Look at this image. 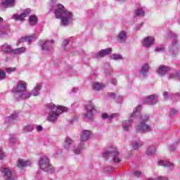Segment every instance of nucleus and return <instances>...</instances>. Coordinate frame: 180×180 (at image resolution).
Listing matches in <instances>:
<instances>
[{"mask_svg": "<svg viewBox=\"0 0 180 180\" xmlns=\"http://www.w3.org/2000/svg\"><path fill=\"white\" fill-rule=\"evenodd\" d=\"M41 91V83H37L34 89L30 91L32 96H39Z\"/></svg>", "mask_w": 180, "mask_h": 180, "instance_id": "obj_24", "label": "nucleus"}, {"mask_svg": "<svg viewBox=\"0 0 180 180\" xmlns=\"http://www.w3.org/2000/svg\"><path fill=\"white\" fill-rule=\"evenodd\" d=\"M26 51V48L25 47H20L17 48L15 49H13V54H22V53H25Z\"/></svg>", "mask_w": 180, "mask_h": 180, "instance_id": "obj_33", "label": "nucleus"}, {"mask_svg": "<svg viewBox=\"0 0 180 180\" xmlns=\"http://www.w3.org/2000/svg\"><path fill=\"white\" fill-rule=\"evenodd\" d=\"M39 167L49 174L54 172V167L50 164V159L46 155L41 156L39 160Z\"/></svg>", "mask_w": 180, "mask_h": 180, "instance_id": "obj_3", "label": "nucleus"}, {"mask_svg": "<svg viewBox=\"0 0 180 180\" xmlns=\"http://www.w3.org/2000/svg\"><path fill=\"white\" fill-rule=\"evenodd\" d=\"M158 165H160V167H166L169 169H174V164L169 162L160 160L158 162Z\"/></svg>", "mask_w": 180, "mask_h": 180, "instance_id": "obj_29", "label": "nucleus"}, {"mask_svg": "<svg viewBox=\"0 0 180 180\" xmlns=\"http://www.w3.org/2000/svg\"><path fill=\"white\" fill-rule=\"evenodd\" d=\"M146 11L144 8H139L135 11V16H144Z\"/></svg>", "mask_w": 180, "mask_h": 180, "instance_id": "obj_32", "label": "nucleus"}, {"mask_svg": "<svg viewBox=\"0 0 180 180\" xmlns=\"http://www.w3.org/2000/svg\"><path fill=\"white\" fill-rule=\"evenodd\" d=\"M16 71V68H7L6 69V72H8V74H11V72H15Z\"/></svg>", "mask_w": 180, "mask_h": 180, "instance_id": "obj_46", "label": "nucleus"}, {"mask_svg": "<svg viewBox=\"0 0 180 180\" xmlns=\"http://www.w3.org/2000/svg\"><path fill=\"white\" fill-rule=\"evenodd\" d=\"M69 43H70V39H64L63 45L62 46L63 50H65V47H67V46H68Z\"/></svg>", "mask_w": 180, "mask_h": 180, "instance_id": "obj_44", "label": "nucleus"}, {"mask_svg": "<svg viewBox=\"0 0 180 180\" xmlns=\"http://www.w3.org/2000/svg\"><path fill=\"white\" fill-rule=\"evenodd\" d=\"M18 117H19V112L15 111L11 115L6 117L4 119V124H6V126H11V124L13 123L14 120H18Z\"/></svg>", "mask_w": 180, "mask_h": 180, "instance_id": "obj_12", "label": "nucleus"}, {"mask_svg": "<svg viewBox=\"0 0 180 180\" xmlns=\"http://www.w3.org/2000/svg\"><path fill=\"white\" fill-rule=\"evenodd\" d=\"M141 146H143V143L140 141H137L136 142H134L133 147L134 150H139Z\"/></svg>", "mask_w": 180, "mask_h": 180, "instance_id": "obj_41", "label": "nucleus"}, {"mask_svg": "<svg viewBox=\"0 0 180 180\" xmlns=\"http://www.w3.org/2000/svg\"><path fill=\"white\" fill-rule=\"evenodd\" d=\"M30 25L31 26H34L37 24V17L36 15H31L29 18Z\"/></svg>", "mask_w": 180, "mask_h": 180, "instance_id": "obj_34", "label": "nucleus"}, {"mask_svg": "<svg viewBox=\"0 0 180 180\" xmlns=\"http://www.w3.org/2000/svg\"><path fill=\"white\" fill-rule=\"evenodd\" d=\"M134 176H136L137 178H139V176H140V175H141V172H134Z\"/></svg>", "mask_w": 180, "mask_h": 180, "instance_id": "obj_54", "label": "nucleus"}, {"mask_svg": "<svg viewBox=\"0 0 180 180\" xmlns=\"http://www.w3.org/2000/svg\"><path fill=\"white\" fill-rule=\"evenodd\" d=\"M147 103L149 105H155L158 102V96L157 95H150L146 98Z\"/></svg>", "mask_w": 180, "mask_h": 180, "instance_id": "obj_25", "label": "nucleus"}, {"mask_svg": "<svg viewBox=\"0 0 180 180\" xmlns=\"http://www.w3.org/2000/svg\"><path fill=\"white\" fill-rule=\"evenodd\" d=\"M112 60H115V61H119L120 60H123V56L120 54H112L111 56Z\"/></svg>", "mask_w": 180, "mask_h": 180, "instance_id": "obj_39", "label": "nucleus"}, {"mask_svg": "<svg viewBox=\"0 0 180 180\" xmlns=\"http://www.w3.org/2000/svg\"><path fill=\"white\" fill-rule=\"evenodd\" d=\"M1 22H4V18L0 17V23H1Z\"/></svg>", "mask_w": 180, "mask_h": 180, "instance_id": "obj_60", "label": "nucleus"}, {"mask_svg": "<svg viewBox=\"0 0 180 180\" xmlns=\"http://www.w3.org/2000/svg\"><path fill=\"white\" fill-rule=\"evenodd\" d=\"M96 112V108H95V105L92 103H89L86 105V112L84 113V117L91 120L94 117V115Z\"/></svg>", "mask_w": 180, "mask_h": 180, "instance_id": "obj_8", "label": "nucleus"}, {"mask_svg": "<svg viewBox=\"0 0 180 180\" xmlns=\"http://www.w3.org/2000/svg\"><path fill=\"white\" fill-rule=\"evenodd\" d=\"M110 82V84H112V85H117V80L115 79H112Z\"/></svg>", "mask_w": 180, "mask_h": 180, "instance_id": "obj_51", "label": "nucleus"}, {"mask_svg": "<svg viewBox=\"0 0 180 180\" xmlns=\"http://www.w3.org/2000/svg\"><path fill=\"white\" fill-rule=\"evenodd\" d=\"M6 78V72L4 70H0V81H2Z\"/></svg>", "mask_w": 180, "mask_h": 180, "instance_id": "obj_42", "label": "nucleus"}, {"mask_svg": "<svg viewBox=\"0 0 180 180\" xmlns=\"http://www.w3.org/2000/svg\"><path fill=\"white\" fill-rule=\"evenodd\" d=\"M9 142L11 143V144H12L13 146V144H15V143H16V135L11 134H10V137L8 139Z\"/></svg>", "mask_w": 180, "mask_h": 180, "instance_id": "obj_40", "label": "nucleus"}, {"mask_svg": "<svg viewBox=\"0 0 180 180\" xmlns=\"http://www.w3.org/2000/svg\"><path fill=\"white\" fill-rule=\"evenodd\" d=\"M106 88V84H101L100 82H93L92 89L94 91H101V89H105Z\"/></svg>", "mask_w": 180, "mask_h": 180, "instance_id": "obj_27", "label": "nucleus"}, {"mask_svg": "<svg viewBox=\"0 0 180 180\" xmlns=\"http://www.w3.org/2000/svg\"><path fill=\"white\" fill-rule=\"evenodd\" d=\"M155 41V39H154V37H147L142 41V45L143 46V47L148 49V47L154 44Z\"/></svg>", "mask_w": 180, "mask_h": 180, "instance_id": "obj_19", "label": "nucleus"}, {"mask_svg": "<svg viewBox=\"0 0 180 180\" xmlns=\"http://www.w3.org/2000/svg\"><path fill=\"white\" fill-rule=\"evenodd\" d=\"M136 131L137 133H148V131H151L153 129L146 122H140L136 127Z\"/></svg>", "mask_w": 180, "mask_h": 180, "instance_id": "obj_11", "label": "nucleus"}, {"mask_svg": "<svg viewBox=\"0 0 180 180\" xmlns=\"http://www.w3.org/2000/svg\"><path fill=\"white\" fill-rule=\"evenodd\" d=\"M72 91L73 93L77 92V91H78V89H77V88H73V89H72Z\"/></svg>", "mask_w": 180, "mask_h": 180, "instance_id": "obj_57", "label": "nucleus"}, {"mask_svg": "<svg viewBox=\"0 0 180 180\" xmlns=\"http://www.w3.org/2000/svg\"><path fill=\"white\" fill-rule=\"evenodd\" d=\"M178 111L176 109L172 108L170 110V115L172 116L175 115Z\"/></svg>", "mask_w": 180, "mask_h": 180, "instance_id": "obj_52", "label": "nucleus"}, {"mask_svg": "<svg viewBox=\"0 0 180 180\" xmlns=\"http://www.w3.org/2000/svg\"><path fill=\"white\" fill-rule=\"evenodd\" d=\"M53 44H54V40L53 39H44L39 41V46L41 47L44 54L51 53L53 50Z\"/></svg>", "mask_w": 180, "mask_h": 180, "instance_id": "obj_5", "label": "nucleus"}, {"mask_svg": "<svg viewBox=\"0 0 180 180\" xmlns=\"http://www.w3.org/2000/svg\"><path fill=\"white\" fill-rule=\"evenodd\" d=\"M140 107V109H138L136 111V114H135L136 118L135 119H140L141 122H143V123H146L150 119V115L143 114L140 115V110H141V106L138 105Z\"/></svg>", "mask_w": 180, "mask_h": 180, "instance_id": "obj_20", "label": "nucleus"}, {"mask_svg": "<svg viewBox=\"0 0 180 180\" xmlns=\"http://www.w3.org/2000/svg\"><path fill=\"white\" fill-rule=\"evenodd\" d=\"M32 96V93L30 91H25L22 93H19L17 94V98L18 99H27Z\"/></svg>", "mask_w": 180, "mask_h": 180, "instance_id": "obj_26", "label": "nucleus"}, {"mask_svg": "<svg viewBox=\"0 0 180 180\" xmlns=\"http://www.w3.org/2000/svg\"><path fill=\"white\" fill-rule=\"evenodd\" d=\"M23 131H25V133H29L30 131H33V125L32 124H27L25 125L23 129Z\"/></svg>", "mask_w": 180, "mask_h": 180, "instance_id": "obj_38", "label": "nucleus"}, {"mask_svg": "<svg viewBox=\"0 0 180 180\" xmlns=\"http://www.w3.org/2000/svg\"><path fill=\"white\" fill-rule=\"evenodd\" d=\"M116 116H117V114H112L109 115L107 113H105L102 115L103 119H106L107 120H112V119L116 117Z\"/></svg>", "mask_w": 180, "mask_h": 180, "instance_id": "obj_37", "label": "nucleus"}, {"mask_svg": "<svg viewBox=\"0 0 180 180\" xmlns=\"http://www.w3.org/2000/svg\"><path fill=\"white\" fill-rule=\"evenodd\" d=\"M169 150L170 151H175V145L170 146Z\"/></svg>", "mask_w": 180, "mask_h": 180, "instance_id": "obj_55", "label": "nucleus"}, {"mask_svg": "<svg viewBox=\"0 0 180 180\" xmlns=\"http://www.w3.org/2000/svg\"><path fill=\"white\" fill-rule=\"evenodd\" d=\"M168 71H171V68L166 65H160L158 69V74L160 77H162L165 75Z\"/></svg>", "mask_w": 180, "mask_h": 180, "instance_id": "obj_23", "label": "nucleus"}, {"mask_svg": "<svg viewBox=\"0 0 180 180\" xmlns=\"http://www.w3.org/2000/svg\"><path fill=\"white\" fill-rule=\"evenodd\" d=\"M34 39H36L35 34H32L28 37H22L18 41L17 46H18V44H20V43H22L23 41H27L28 43V44H30L32 43V41H33Z\"/></svg>", "mask_w": 180, "mask_h": 180, "instance_id": "obj_21", "label": "nucleus"}, {"mask_svg": "<svg viewBox=\"0 0 180 180\" xmlns=\"http://www.w3.org/2000/svg\"><path fill=\"white\" fill-rule=\"evenodd\" d=\"M117 2H123L125 0H116Z\"/></svg>", "mask_w": 180, "mask_h": 180, "instance_id": "obj_59", "label": "nucleus"}, {"mask_svg": "<svg viewBox=\"0 0 180 180\" xmlns=\"http://www.w3.org/2000/svg\"><path fill=\"white\" fill-rule=\"evenodd\" d=\"M13 49H12V47L11 46V45H8L6 44L2 45L1 46V51L4 53H13Z\"/></svg>", "mask_w": 180, "mask_h": 180, "instance_id": "obj_31", "label": "nucleus"}, {"mask_svg": "<svg viewBox=\"0 0 180 180\" xmlns=\"http://www.w3.org/2000/svg\"><path fill=\"white\" fill-rule=\"evenodd\" d=\"M148 71H150V65H148V63L143 64L139 70L140 77L146 78V77H147V74H148Z\"/></svg>", "mask_w": 180, "mask_h": 180, "instance_id": "obj_18", "label": "nucleus"}, {"mask_svg": "<svg viewBox=\"0 0 180 180\" xmlns=\"http://www.w3.org/2000/svg\"><path fill=\"white\" fill-rule=\"evenodd\" d=\"M109 54H112V48L101 49L100 51L94 54V58H103V57L109 56Z\"/></svg>", "mask_w": 180, "mask_h": 180, "instance_id": "obj_13", "label": "nucleus"}, {"mask_svg": "<svg viewBox=\"0 0 180 180\" xmlns=\"http://www.w3.org/2000/svg\"><path fill=\"white\" fill-rule=\"evenodd\" d=\"M46 108L49 111L47 120L48 122H51L52 123L58 119L61 113H64V112L68 111V108L67 107L61 105L56 106L53 103L46 104Z\"/></svg>", "mask_w": 180, "mask_h": 180, "instance_id": "obj_2", "label": "nucleus"}, {"mask_svg": "<svg viewBox=\"0 0 180 180\" xmlns=\"http://www.w3.org/2000/svg\"><path fill=\"white\" fill-rule=\"evenodd\" d=\"M148 180H168V179L165 176H158L156 179H148Z\"/></svg>", "mask_w": 180, "mask_h": 180, "instance_id": "obj_48", "label": "nucleus"}, {"mask_svg": "<svg viewBox=\"0 0 180 180\" xmlns=\"http://www.w3.org/2000/svg\"><path fill=\"white\" fill-rule=\"evenodd\" d=\"M11 32V30H9V25H1L0 27V36L2 37V36H5V34H8Z\"/></svg>", "mask_w": 180, "mask_h": 180, "instance_id": "obj_28", "label": "nucleus"}, {"mask_svg": "<svg viewBox=\"0 0 180 180\" xmlns=\"http://www.w3.org/2000/svg\"><path fill=\"white\" fill-rule=\"evenodd\" d=\"M26 89H27V83L23 80H19L16 86L13 88V92L15 94V97H18L19 94L25 92Z\"/></svg>", "mask_w": 180, "mask_h": 180, "instance_id": "obj_7", "label": "nucleus"}, {"mask_svg": "<svg viewBox=\"0 0 180 180\" xmlns=\"http://www.w3.org/2000/svg\"><path fill=\"white\" fill-rule=\"evenodd\" d=\"M16 4V0H1L0 8H13Z\"/></svg>", "mask_w": 180, "mask_h": 180, "instance_id": "obj_15", "label": "nucleus"}, {"mask_svg": "<svg viewBox=\"0 0 180 180\" xmlns=\"http://www.w3.org/2000/svg\"><path fill=\"white\" fill-rule=\"evenodd\" d=\"M72 144V139H71L70 138H66L65 144H64V148H65L66 150H68V148L71 147Z\"/></svg>", "mask_w": 180, "mask_h": 180, "instance_id": "obj_35", "label": "nucleus"}, {"mask_svg": "<svg viewBox=\"0 0 180 180\" xmlns=\"http://www.w3.org/2000/svg\"><path fill=\"white\" fill-rule=\"evenodd\" d=\"M169 36V37L174 38L172 43V47L170 49V53H173V56H175V54L179 53V44H178V39H176V34L170 32Z\"/></svg>", "mask_w": 180, "mask_h": 180, "instance_id": "obj_9", "label": "nucleus"}, {"mask_svg": "<svg viewBox=\"0 0 180 180\" xmlns=\"http://www.w3.org/2000/svg\"><path fill=\"white\" fill-rule=\"evenodd\" d=\"M6 155L4 153V152L2 151L1 149H0V160H4V158H5Z\"/></svg>", "mask_w": 180, "mask_h": 180, "instance_id": "obj_50", "label": "nucleus"}, {"mask_svg": "<svg viewBox=\"0 0 180 180\" xmlns=\"http://www.w3.org/2000/svg\"><path fill=\"white\" fill-rule=\"evenodd\" d=\"M155 51H156V53H164V51H165V48L162 47V46H160L158 47L155 49Z\"/></svg>", "mask_w": 180, "mask_h": 180, "instance_id": "obj_45", "label": "nucleus"}, {"mask_svg": "<svg viewBox=\"0 0 180 180\" xmlns=\"http://www.w3.org/2000/svg\"><path fill=\"white\" fill-rule=\"evenodd\" d=\"M103 158L108 160V158H112V160L114 162L119 163L120 162V158L119 157V152H117V149L112 148L110 150H107L103 154Z\"/></svg>", "mask_w": 180, "mask_h": 180, "instance_id": "obj_6", "label": "nucleus"}, {"mask_svg": "<svg viewBox=\"0 0 180 180\" xmlns=\"http://www.w3.org/2000/svg\"><path fill=\"white\" fill-rule=\"evenodd\" d=\"M32 165V161L30 160H25L23 159H20L17 162V167L18 168H25L26 167H29Z\"/></svg>", "mask_w": 180, "mask_h": 180, "instance_id": "obj_22", "label": "nucleus"}, {"mask_svg": "<svg viewBox=\"0 0 180 180\" xmlns=\"http://www.w3.org/2000/svg\"><path fill=\"white\" fill-rule=\"evenodd\" d=\"M156 148L155 146H150L146 150L147 155H154L155 154Z\"/></svg>", "mask_w": 180, "mask_h": 180, "instance_id": "obj_36", "label": "nucleus"}, {"mask_svg": "<svg viewBox=\"0 0 180 180\" xmlns=\"http://www.w3.org/2000/svg\"><path fill=\"white\" fill-rule=\"evenodd\" d=\"M127 40V32L124 30H121L117 35V41L119 43L124 44Z\"/></svg>", "mask_w": 180, "mask_h": 180, "instance_id": "obj_16", "label": "nucleus"}, {"mask_svg": "<svg viewBox=\"0 0 180 180\" xmlns=\"http://www.w3.org/2000/svg\"><path fill=\"white\" fill-rule=\"evenodd\" d=\"M0 171L2 174H4V178L5 180H16V174H13L12 169L1 167Z\"/></svg>", "mask_w": 180, "mask_h": 180, "instance_id": "obj_10", "label": "nucleus"}, {"mask_svg": "<svg viewBox=\"0 0 180 180\" xmlns=\"http://www.w3.org/2000/svg\"><path fill=\"white\" fill-rule=\"evenodd\" d=\"M50 9L53 11L57 19L61 20L62 26H68L74 21V14L72 12L65 10L63 5L52 1Z\"/></svg>", "mask_w": 180, "mask_h": 180, "instance_id": "obj_1", "label": "nucleus"}, {"mask_svg": "<svg viewBox=\"0 0 180 180\" xmlns=\"http://www.w3.org/2000/svg\"><path fill=\"white\" fill-rule=\"evenodd\" d=\"M36 129L37 131H41V130H43V127H41V125H37Z\"/></svg>", "mask_w": 180, "mask_h": 180, "instance_id": "obj_53", "label": "nucleus"}, {"mask_svg": "<svg viewBox=\"0 0 180 180\" xmlns=\"http://www.w3.org/2000/svg\"><path fill=\"white\" fill-rule=\"evenodd\" d=\"M115 101L117 103H121L123 101V97L122 96H118L115 97Z\"/></svg>", "mask_w": 180, "mask_h": 180, "instance_id": "obj_47", "label": "nucleus"}, {"mask_svg": "<svg viewBox=\"0 0 180 180\" xmlns=\"http://www.w3.org/2000/svg\"><path fill=\"white\" fill-rule=\"evenodd\" d=\"M140 27H141V24L137 25L134 27V30H139L140 29Z\"/></svg>", "mask_w": 180, "mask_h": 180, "instance_id": "obj_56", "label": "nucleus"}, {"mask_svg": "<svg viewBox=\"0 0 180 180\" xmlns=\"http://www.w3.org/2000/svg\"><path fill=\"white\" fill-rule=\"evenodd\" d=\"M163 96H164V98H165V99H168V98L172 96V94H169V93H168V92L166 91V92H165V93L163 94Z\"/></svg>", "mask_w": 180, "mask_h": 180, "instance_id": "obj_49", "label": "nucleus"}, {"mask_svg": "<svg viewBox=\"0 0 180 180\" xmlns=\"http://www.w3.org/2000/svg\"><path fill=\"white\" fill-rule=\"evenodd\" d=\"M106 96L107 98H110L111 99H116V94L114 92L108 93Z\"/></svg>", "mask_w": 180, "mask_h": 180, "instance_id": "obj_43", "label": "nucleus"}, {"mask_svg": "<svg viewBox=\"0 0 180 180\" xmlns=\"http://www.w3.org/2000/svg\"><path fill=\"white\" fill-rule=\"evenodd\" d=\"M91 136H92V131L86 129L83 130L80 135V141L82 143L88 141V139H91Z\"/></svg>", "mask_w": 180, "mask_h": 180, "instance_id": "obj_17", "label": "nucleus"}, {"mask_svg": "<svg viewBox=\"0 0 180 180\" xmlns=\"http://www.w3.org/2000/svg\"><path fill=\"white\" fill-rule=\"evenodd\" d=\"M176 96L177 97V99H180V94H179V93L176 94Z\"/></svg>", "mask_w": 180, "mask_h": 180, "instance_id": "obj_58", "label": "nucleus"}, {"mask_svg": "<svg viewBox=\"0 0 180 180\" xmlns=\"http://www.w3.org/2000/svg\"><path fill=\"white\" fill-rule=\"evenodd\" d=\"M112 169L110 170V172H112Z\"/></svg>", "mask_w": 180, "mask_h": 180, "instance_id": "obj_61", "label": "nucleus"}, {"mask_svg": "<svg viewBox=\"0 0 180 180\" xmlns=\"http://www.w3.org/2000/svg\"><path fill=\"white\" fill-rule=\"evenodd\" d=\"M139 109H140V106L135 108L132 113L130 115L129 119L122 121V127L124 131H130V129H131V126H133V120L136 119V114Z\"/></svg>", "mask_w": 180, "mask_h": 180, "instance_id": "obj_4", "label": "nucleus"}, {"mask_svg": "<svg viewBox=\"0 0 180 180\" xmlns=\"http://www.w3.org/2000/svg\"><path fill=\"white\" fill-rule=\"evenodd\" d=\"M30 12H32L30 8H27L24 10V11L20 15H16V14L13 15V19H14L15 20H20V21L24 20L25 18H26L27 15L30 14Z\"/></svg>", "mask_w": 180, "mask_h": 180, "instance_id": "obj_14", "label": "nucleus"}, {"mask_svg": "<svg viewBox=\"0 0 180 180\" xmlns=\"http://www.w3.org/2000/svg\"><path fill=\"white\" fill-rule=\"evenodd\" d=\"M84 150H85V145L84 143H80L75 150H73V152L79 155L84 151Z\"/></svg>", "mask_w": 180, "mask_h": 180, "instance_id": "obj_30", "label": "nucleus"}]
</instances>
